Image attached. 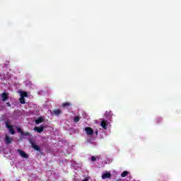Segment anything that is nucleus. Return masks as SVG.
<instances>
[{"mask_svg": "<svg viewBox=\"0 0 181 181\" xmlns=\"http://www.w3.org/2000/svg\"><path fill=\"white\" fill-rule=\"evenodd\" d=\"M43 129H45V127H43V125H41L40 127H35L34 128V131H36L37 134H42V132H43Z\"/></svg>", "mask_w": 181, "mask_h": 181, "instance_id": "nucleus-4", "label": "nucleus"}, {"mask_svg": "<svg viewBox=\"0 0 181 181\" xmlns=\"http://www.w3.org/2000/svg\"><path fill=\"white\" fill-rule=\"evenodd\" d=\"M9 98V93H3L1 94V100L2 101H6Z\"/></svg>", "mask_w": 181, "mask_h": 181, "instance_id": "nucleus-8", "label": "nucleus"}, {"mask_svg": "<svg viewBox=\"0 0 181 181\" xmlns=\"http://www.w3.org/2000/svg\"><path fill=\"white\" fill-rule=\"evenodd\" d=\"M162 121V119L161 118H158L157 119V122H160Z\"/></svg>", "mask_w": 181, "mask_h": 181, "instance_id": "nucleus-20", "label": "nucleus"}, {"mask_svg": "<svg viewBox=\"0 0 181 181\" xmlns=\"http://www.w3.org/2000/svg\"><path fill=\"white\" fill-rule=\"evenodd\" d=\"M17 132H19L22 135V133L23 132V129H22L20 127H17Z\"/></svg>", "mask_w": 181, "mask_h": 181, "instance_id": "nucleus-18", "label": "nucleus"}, {"mask_svg": "<svg viewBox=\"0 0 181 181\" xmlns=\"http://www.w3.org/2000/svg\"><path fill=\"white\" fill-rule=\"evenodd\" d=\"M43 122V117H39L37 119L35 120V124H39Z\"/></svg>", "mask_w": 181, "mask_h": 181, "instance_id": "nucleus-11", "label": "nucleus"}, {"mask_svg": "<svg viewBox=\"0 0 181 181\" xmlns=\"http://www.w3.org/2000/svg\"><path fill=\"white\" fill-rule=\"evenodd\" d=\"M82 181H88V178H85Z\"/></svg>", "mask_w": 181, "mask_h": 181, "instance_id": "nucleus-23", "label": "nucleus"}, {"mask_svg": "<svg viewBox=\"0 0 181 181\" xmlns=\"http://www.w3.org/2000/svg\"><path fill=\"white\" fill-rule=\"evenodd\" d=\"M21 135L23 136H30V133H29L28 132H23Z\"/></svg>", "mask_w": 181, "mask_h": 181, "instance_id": "nucleus-14", "label": "nucleus"}, {"mask_svg": "<svg viewBox=\"0 0 181 181\" xmlns=\"http://www.w3.org/2000/svg\"><path fill=\"white\" fill-rule=\"evenodd\" d=\"M129 173L128 171H123L121 174L122 177H126V176Z\"/></svg>", "mask_w": 181, "mask_h": 181, "instance_id": "nucleus-16", "label": "nucleus"}, {"mask_svg": "<svg viewBox=\"0 0 181 181\" xmlns=\"http://www.w3.org/2000/svg\"><path fill=\"white\" fill-rule=\"evenodd\" d=\"M74 122H78L80 121V117L78 116H76L74 119Z\"/></svg>", "mask_w": 181, "mask_h": 181, "instance_id": "nucleus-17", "label": "nucleus"}, {"mask_svg": "<svg viewBox=\"0 0 181 181\" xmlns=\"http://www.w3.org/2000/svg\"><path fill=\"white\" fill-rule=\"evenodd\" d=\"M71 105V103L66 102L62 104L63 108H66V107H70Z\"/></svg>", "mask_w": 181, "mask_h": 181, "instance_id": "nucleus-13", "label": "nucleus"}, {"mask_svg": "<svg viewBox=\"0 0 181 181\" xmlns=\"http://www.w3.org/2000/svg\"><path fill=\"white\" fill-rule=\"evenodd\" d=\"M110 177H111L110 173H106L102 175V179H110Z\"/></svg>", "mask_w": 181, "mask_h": 181, "instance_id": "nucleus-9", "label": "nucleus"}, {"mask_svg": "<svg viewBox=\"0 0 181 181\" xmlns=\"http://www.w3.org/2000/svg\"><path fill=\"white\" fill-rule=\"evenodd\" d=\"M19 101H20L21 104H26V101L25 100V98L21 97L20 99H19Z\"/></svg>", "mask_w": 181, "mask_h": 181, "instance_id": "nucleus-15", "label": "nucleus"}, {"mask_svg": "<svg viewBox=\"0 0 181 181\" xmlns=\"http://www.w3.org/2000/svg\"><path fill=\"white\" fill-rule=\"evenodd\" d=\"M95 134H96V135H98V131H96V132H95Z\"/></svg>", "mask_w": 181, "mask_h": 181, "instance_id": "nucleus-24", "label": "nucleus"}, {"mask_svg": "<svg viewBox=\"0 0 181 181\" xmlns=\"http://www.w3.org/2000/svg\"><path fill=\"white\" fill-rule=\"evenodd\" d=\"M21 97L25 98V97H28V92L26 91H21Z\"/></svg>", "mask_w": 181, "mask_h": 181, "instance_id": "nucleus-12", "label": "nucleus"}, {"mask_svg": "<svg viewBox=\"0 0 181 181\" xmlns=\"http://www.w3.org/2000/svg\"><path fill=\"white\" fill-rule=\"evenodd\" d=\"M54 115L59 116L60 114H62V110L60 109H57L53 111Z\"/></svg>", "mask_w": 181, "mask_h": 181, "instance_id": "nucleus-10", "label": "nucleus"}, {"mask_svg": "<svg viewBox=\"0 0 181 181\" xmlns=\"http://www.w3.org/2000/svg\"><path fill=\"white\" fill-rule=\"evenodd\" d=\"M106 115H111V112H106Z\"/></svg>", "mask_w": 181, "mask_h": 181, "instance_id": "nucleus-22", "label": "nucleus"}, {"mask_svg": "<svg viewBox=\"0 0 181 181\" xmlns=\"http://www.w3.org/2000/svg\"><path fill=\"white\" fill-rule=\"evenodd\" d=\"M97 159H99V158L98 157L95 158V156L91 157L92 162H95V160H97Z\"/></svg>", "mask_w": 181, "mask_h": 181, "instance_id": "nucleus-19", "label": "nucleus"}, {"mask_svg": "<svg viewBox=\"0 0 181 181\" xmlns=\"http://www.w3.org/2000/svg\"><path fill=\"white\" fill-rule=\"evenodd\" d=\"M85 132H86V134L89 136H93L94 134V130L91 127H86L85 128Z\"/></svg>", "mask_w": 181, "mask_h": 181, "instance_id": "nucleus-3", "label": "nucleus"}, {"mask_svg": "<svg viewBox=\"0 0 181 181\" xmlns=\"http://www.w3.org/2000/svg\"><path fill=\"white\" fill-rule=\"evenodd\" d=\"M4 141L6 145H10V144H12L13 139L11 138L9 136L6 135Z\"/></svg>", "mask_w": 181, "mask_h": 181, "instance_id": "nucleus-7", "label": "nucleus"}, {"mask_svg": "<svg viewBox=\"0 0 181 181\" xmlns=\"http://www.w3.org/2000/svg\"><path fill=\"white\" fill-rule=\"evenodd\" d=\"M18 152L22 158H25V159H28V158H29V156H28V154H26V153H25V151H23L21 149H18Z\"/></svg>", "mask_w": 181, "mask_h": 181, "instance_id": "nucleus-6", "label": "nucleus"}, {"mask_svg": "<svg viewBox=\"0 0 181 181\" xmlns=\"http://www.w3.org/2000/svg\"><path fill=\"white\" fill-rule=\"evenodd\" d=\"M29 142L31 145V148H33V149H35V151H37L38 152H40V148L39 147V146L36 145V144L35 143V141H33V139H29Z\"/></svg>", "mask_w": 181, "mask_h": 181, "instance_id": "nucleus-1", "label": "nucleus"}, {"mask_svg": "<svg viewBox=\"0 0 181 181\" xmlns=\"http://www.w3.org/2000/svg\"><path fill=\"white\" fill-rule=\"evenodd\" d=\"M7 107H11V103L9 102L6 103Z\"/></svg>", "mask_w": 181, "mask_h": 181, "instance_id": "nucleus-21", "label": "nucleus"}, {"mask_svg": "<svg viewBox=\"0 0 181 181\" xmlns=\"http://www.w3.org/2000/svg\"><path fill=\"white\" fill-rule=\"evenodd\" d=\"M6 128H8L11 134V135H15V129H13V127L11 125H9V122H6Z\"/></svg>", "mask_w": 181, "mask_h": 181, "instance_id": "nucleus-2", "label": "nucleus"}, {"mask_svg": "<svg viewBox=\"0 0 181 181\" xmlns=\"http://www.w3.org/2000/svg\"><path fill=\"white\" fill-rule=\"evenodd\" d=\"M108 124V120H103L100 123V127H102L103 129H107Z\"/></svg>", "mask_w": 181, "mask_h": 181, "instance_id": "nucleus-5", "label": "nucleus"}]
</instances>
